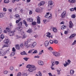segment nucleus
I'll use <instances>...</instances> for the list:
<instances>
[{"label":"nucleus","mask_w":76,"mask_h":76,"mask_svg":"<svg viewBox=\"0 0 76 76\" xmlns=\"http://www.w3.org/2000/svg\"><path fill=\"white\" fill-rule=\"evenodd\" d=\"M17 30H18V31H20L22 30V27H17Z\"/></svg>","instance_id":"nucleus-23"},{"label":"nucleus","mask_w":76,"mask_h":76,"mask_svg":"<svg viewBox=\"0 0 76 76\" xmlns=\"http://www.w3.org/2000/svg\"><path fill=\"white\" fill-rule=\"evenodd\" d=\"M69 27L70 28H72L73 25V23L72 22V21H70L69 22Z\"/></svg>","instance_id":"nucleus-9"},{"label":"nucleus","mask_w":76,"mask_h":76,"mask_svg":"<svg viewBox=\"0 0 76 76\" xmlns=\"http://www.w3.org/2000/svg\"><path fill=\"white\" fill-rule=\"evenodd\" d=\"M64 33L66 35H67L68 34V31H65Z\"/></svg>","instance_id":"nucleus-48"},{"label":"nucleus","mask_w":76,"mask_h":76,"mask_svg":"<svg viewBox=\"0 0 76 76\" xmlns=\"http://www.w3.org/2000/svg\"><path fill=\"white\" fill-rule=\"evenodd\" d=\"M4 16L3 14L0 13V18H3Z\"/></svg>","instance_id":"nucleus-42"},{"label":"nucleus","mask_w":76,"mask_h":76,"mask_svg":"<svg viewBox=\"0 0 76 76\" xmlns=\"http://www.w3.org/2000/svg\"><path fill=\"white\" fill-rule=\"evenodd\" d=\"M37 45V43L35 42H34L33 44L31 45V48H34V47H35V46H36V45Z\"/></svg>","instance_id":"nucleus-12"},{"label":"nucleus","mask_w":76,"mask_h":76,"mask_svg":"<svg viewBox=\"0 0 76 76\" xmlns=\"http://www.w3.org/2000/svg\"><path fill=\"white\" fill-rule=\"evenodd\" d=\"M50 44H53V43H54V41H53V40H50Z\"/></svg>","instance_id":"nucleus-45"},{"label":"nucleus","mask_w":76,"mask_h":76,"mask_svg":"<svg viewBox=\"0 0 76 76\" xmlns=\"http://www.w3.org/2000/svg\"><path fill=\"white\" fill-rule=\"evenodd\" d=\"M20 48H23V43H22L20 45Z\"/></svg>","instance_id":"nucleus-39"},{"label":"nucleus","mask_w":76,"mask_h":76,"mask_svg":"<svg viewBox=\"0 0 76 76\" xmlns=\"http://www.w3.org/2000/svg\"><path fill=\"white\" fill-rule=\"evenodd\" d=\"M66 11H64L63 13L61 14V17L62 18H64L65 16H66Z\"/></svg>","instance_id":"nucleus-7"},{"label":"nucleus","mask_w":76,"mask_h":76,"mask_svg":"<svg viewBox=\"0 0 76 76\" xmlns=\"http://www.w3.org/2000/svg\"><path fill=\"white\" fill-rule=\"evenodd\" d=\"M66 64H64V67H66L67 66H68V65H69L70 64H69L68 63V62L66 61H65Z\"/></svg>","instance_id":"nucleus-19"},{"label":"nucleus","mask_w":76,"mask_h":76,"mask_svg":"<svg viewBox=\"0 0 76 76\" xmlns=\"http://www.w3.org/2000/svg\"><path fill=\"white\" fill-rule=\"evenodd\" d=\"M76 36V34H72L69 37V39H71V38H73V37H75Z\"/></svg>","instance_id":"nucleus-14"},{"label":"nucleus","mask_w":76,"mask_h":76,"mask_svg":"<svg viewBox=\"0 0 76 76\" xmlns=\"http://www.w3.org/2000/svg\"><path fill=\"white\" fill-rule=\"evenodd\" d=\"M15 16L17 19H19L20 18V16H19V14H16Z\"/></svg>","instance_id":"nucleus-30"},{"label":"nucleus","mask_w":76,"mask_h":76,"mask_svg":"<svg viewBox=\"0 0 76 76\" xmlns=\"http://www.w3.org/2000/svg\"><path fill=\"white\" fill-rule=\"evenodd\" d=\"M53 54L54 56H55L56 57H59L60 55V53L56 52H53Z\"/></svg>","instance_id":"nucleus-5"},{"label":"nucleus","mask_w":76,"mask_h":76,"mask_svg":"<svg viewBox=\"0 0 76 76\" xmlns=\"http://www.w3.org/2000/svg\"><path fill=\"white\" fill-rule=\"evenodd\" d=\"M32 30L30 28L27 31V32H28V33H29V34H31L32 32Z\"/></svg>","instance_id":"nucleus-18"},{"label":"nucleus","mask_w":76,"mask_h":76,"mask_svg":"<svg viewBox=\"0 0 76 76\" xmlns=\"http://www.w3.org/2000/svg\"><path fill=\"white\" fill-rule=\"evenodd\" d=\"M15 48L17 49V50H20V47H19V45H15Z\"/></svg>","instance_id":"nucleus-22"},{"label":"nucleus","mask_w":76,"mask_h":76,"mask_svg":"<svg viewBox=\"0 0 76 76\" xmlns=\"http://www.w3.org/2000/svg\"><path fill=\"white\" fill-rule=\"evenodd\" d=\"M0 55L1 56H4L6 55V53L3 50L0 49Z\"/></svg>","instance_id":"nucleus-4"},{"label":"nucleus","mask_w":76,"mask_h":76,"mask_svg":"<svg viewBox=\"0 0 76 76\" xmlns=\"http://www.w3.org/2000/svg\"><path fill=\"white\" fill-rule=\"evenodd\" d=\"M39 64L40 65H44V63L42 61H38Z\"/></svg>","instance_id":"nucleus-17"},{"label":"nucleus","mask_w":76,"mask_h":76,"mask_svg":"<svg viewBox=\"0 0 76 76\" xmlns=\"http://www.w3.org/2000/svg\"><path fill=\"white\" fill-rule=\"evenodd\" d=\"M23 22L24 25H25L27 27L28 26V24H27V23H26V21L25 20H23Z\"/></svg>","instance_id":"nucleus-20"},{"label":"nucleus","mask_w":76,"mask_h":76,"mask_svg":"<svg viewBox=\"0 0 76 76\" xmlns=\"http://www.w3.org/2000/svg\"><path fill=\"white\" fill-rule=\"evenodd\" d=\"M6 29L7 32H9L8 33V34L10 35V36H14L15 34H14V32L13 31L10 32V29L7 28Z\"/></svg>","instance_id":"nucleus-2"},{"label":"nucleus","mask_w":76,"mask_h":76,"mask_svg":"<svg viewBox=\"0 0 76 76\" xmlns=\"http://www.w3.org/2000/svg\"><path fill=\"white\" fill-rule=\"evenodd\" d=\"M9 45H8V44H5L3 46V47H8Z\"/></svg>","instance_id":"nucleus-36"},{"label":"nucleus","mask_w":76,"mask_h":76,"mask_svg":"<svg viewBox=\"0 0 76 76\" xmlns=\"http://www.w3.org/2000/svg\"><path fill=\"white\" fill-rule=\"evenodd\" d=\"M38 74H37L36 75V76H42V74H41V73L40 72H38Z\"/></svg>","instance_id":"nucleus-25"},{"label":"nucleus","mask_w":76,"mask_h":76,"mask_svg":"<svg viewBox=\"0 0 76 76\" xmlns=\"http://www.w3.org/2000/svg\"><path fill=\"white\" fill-rule=\"evenodd\" d=\"M48 6H51L53 4V1H52L50 0L48 2Z\"/></svg>","instance_id":"nucleus-11"},{"label":"nucleus","mask_w":76,"mask_h":76,"mask_svg":"<svg viewBox=\"0 0 76 76\" xmlns=\"http://www.w3.org/2000/svg\"><path fill=\"white\" fill-rule=\"evenodd\" d=\"M36 22H33L32 23V25H36Z\"/></svg>","instance_id":"nucleus-53"},{"label":"nucleus","mask_w":76,"mask_h":76,"mask_svg":"<svg viewBox=\"0 0 76 76\" xmlns=\"http://www.w3.org/2000/svg\"><path fill=\"white\" fill-rule=\"evenodd\" d=\"M48 74L50 76H53V75H52V74H51V73H48Z\"/></svg>","instance_id":"nucleus-64"},{"label":"nucleus","mask_w":76,"mask_h":76,"mask_svg":"<svg viewBox=\"0 0 76 76\" xmlns=\"http://www.w3.org/2000/svg\"><path fill=\"white\" fill-rule=\"evenodd\" d=\"M37 23H39V24L41 23V21H40V18L39 16H38L37 17Z\"/></svg>","instance_id":"nucleus-10"},{"label":"nucleus","mask_w":76,"mask_h":76,"mask_svg":"<svg viewBox=\"0 0 76 76\" xmlns=\"http://www.w3.org/2000/svg\"><path fill=\"white\" fill-rule=\"evenodd\" d=\"M21 75H22V74H21V73H20V72H19V73L18 74H17V76H21Z\"/></svg>","instance_id":"nucleus-46"},{"label":"nucleus","mask_w":76,"mask_h":76,"mask_svg":"<svg viewBox=\"0 0 76 76\" xmlns=\"http://www.w3.org/2000/svg\"><path fill=\"white\" fill-rule=\"evenodd\" d=\"M4 12H6L7 11V9L6 8H4L3 9Z\"/></svg>","instance_id":"nucleus-57"},{"label":"nucleus","mask_w":76,"mask_h":76,"mask_svg":"<svg viewBox=\"0 0 76 76\" xmlns=\"http://www.w3.org/2000/svg\"><path fill=\"white\" fill-rule=\"evenodd\" d=\"M20 54H21V55H27V54L26 53V52H25V51L21 52L20 53Z\"/></svg>","instance_id":"nucleus-24"},{"label":"nucleus","mask_w":76,"mask_h":76,"mask_svg":"<svg viewBox=\"0 0 76 76\" xmlns=\"http://www.w3.org/2000/svg\"><path fill=\"white\" fill-rule=\"evenodd\" d=\"M21 20V18H20L18 20H16V23H19V22Z\"/></svg>","instance_id":"nucleus-33"},{"label":"nucleus","mask_w":76,"mask_h":76,"mask_svg":"<svg viewBox=\"0 0 76 76\" xmlns=\"http://www.w3.org/2000/svg\"><path fill=\"white\" fill-rule=\"evenodd\" d=\"M59 64V62H58V61H55V64L56 65H58V64Z\"/></svg>","instance_id":"nucleus-55"},{"label":"nucleus","mask_w":76,"mask_h":76,"mask_svg":"<svg viewBox=\"0 0 76 76\" xmlns=\"http://www.w3.org/2000/svg\"><path fill=\"white\" fill-rule=\"evenodd\" d=\"M53 31L54 32H57V29H56V28L55 27H53Z\"/></svg>","instance_id":"nucleus-31"},{"label":"nucleus","mask_w":76,"mask_h":76,"mask_svg":"<svg viewBox=\"0 0 76 76\" xmlns=\"http://www.w3.org/2000/svg\"><path fill=\"white\" fill-rule=\"evenodd\" d=\"M10 1L9 0H4V3H9Z\"/></svg>","instance_id":"nucleus-34"},{"label":"nucleus","mask_w":76,"mask_h":76,"mask_svg":"<svg viewBox=\"0 0 76 76\" xmlns=\"http://www.w3.org/2000/svg\"><path fill=\"white\" fill-rule=\"evenodd\" d=\"M48 50H52L53 48L51 47H50V48H48Z\"/></svg>","instance_id":"nucleus-59"},{"label":"nucleus","mask_w":76,"mask_h":76,"mask_svg":"<svg viewBox=\"0 0 76 76\" xmlns=\"http://www.w3.org/2000/svg\"><path fill=\"white\" fill-rule=\"evenodd\" d=\"M40 4L42 6L43 5L45 4V2L44 1H42L40 2Z\"/></svg>","instance_id":"nucleus-35"},{"label":"nucleus","mask_w":76,"mask_h":76,"mask_svg":"<svg viewBox=\"0 0 76 76\" xmlns=\"http://www.w3.org/2000/svg\"><path fill=\"white\" fill-rule=\"evenodd\" d=\"M8 10L9 12H10V13H11L12 12V10L11 9H8Z\"/></svg>","instance_id":"nucleus-52"},{"label":"nucleus","mask_w":76,"mask_h":76,"mask_svg":"<svg viewBox=\"0 0 76 76\" xmlns=\"http://www.w3.org/2000/svg\"><path fill=\"white\" fill-rule=\"evenodd\" d=\"M10 69L11 70H13V67L12 66H11L10 67Z\"/></svg>","instance_id":"nucleus-61"},{"label":"nucleus","mask_w":76,"mask_h":76,"mask_svg":"<svg viewBox=\"0 0 76 76\" xmlns=\"http://www.w3.org/2000/svg\"><path fill=\"white\" fill-rule=\"evenodd\" d=\"M46 34H47L46 37H50V35H51V33L49 32H48L46 33Z\"/></svg>","instance_id":"nucleus-29"},{"label":"nucleus","mask_w":76,"mask_h":76,"mask_svg":"<svg viewBox=\"0 0 76 76\" xmlns=\"http://www.w3.org/2000/svg\"><path fill=\"white\" fill-rule=\"evenodd\" d=\"M27 20V21H29L30 22H33V20H34V19L31 18H28Z\"/></svg>","instance_id":"nucleus-15"},{"label":"nucleus","mask_w":76,"mask_h":76,"mask_svg":"<svg viewBox=\"0 0 76 76\" xmlns=\"http://www.w3.org/2000/svg\"><path fill=\"white\" fill-rule=\"evenodd\" d=\"M4 44H10V41L8 39L5 40L4 41Z\"/></svg>","instance_id":"nucleus-6"},{"label":"nucleus","mask_w":76,"mask_h":76,"mask_svg":"<svg viewBox=\"0 0 76 76\" xmlns=\"http://www.w3.org/2000/svg\"><path fill=\"white\" fill-rule=\"evenodd\" d=\"M66 26H65L63 25L61 27V29L62 30H63L64 29H66Z\"/></svg>","instance_id":"nucleus-21"},{"label":"nucleus","mask_w":76,"mask_h":76,"mask_svg":"<svg viewBox=\"0 0 76 76\" xmlns=\"http://www.w3.org/2000/svg\"><path fill=\"white\" fill-rule=\"evenodd\" d=\"M70 73L73 75L74 73V71L73 70H71L70 71Z\"/></svg>","instance_id":"nucleus-41"},{"label":"nucleus","mask_w":76,"mask_h":76,"mask_svg":"<svg viewBox=\"0 0 76 76\" xmlns=\"http://www.w3.org/2000/svg\"><path fill=\"white\" fill-rule=\"evenodd\" d=\"M18 25L19 26H22V22H19V23H18Z\"/></svg>","instance_id":"nucleus-43"},{"label":"nucleus","mask_w":76,"mask_h":76,"mask_svg":"<svg viewBox=\"0 0 76 76\" xmlns=\"http://www.w3.org/2000/svg\"><path fill=\"white\" fill-rule=\"evenodd\" d=\"M23 59H24V60H25V61H28V60L29 59V58L25 57L23 58Z\"/></svg>","instance_id":"nucleus-38"},{"label":"nucleus","mask_w":76,"mask_h":76,"mask_svg":"<svg viewBox=\"0 0 76 76\" xmlns=\"http://www.w3.org/2000/svg\"><path fill=\"white\" fill-rule=\"evenodd\" d=\"M46 21H47L46 19H44L43 20V21L44 23H45V22H46Z\"/></svg>","instance_id":"nucleus-63"},{"label":"nucleus","mask_w":76,"mask_h":76,"mask_svg":"<svg viewBox=\"0 0 76 76\" xmlns=\"http://www.w3.org/2000/svg\"><path fill=\"white\" fill-rule=\"evenodd\" d=\"M31 65H30V64H28V65L26 67V68H30V67H31Z\"/></svg>","instance_id":"nucleus-47"},{"label":"nucleus","mask_w":76,"mask_h":76,"mask_svg":"<svg viewBox=\"0 0 76 76\" xmlns=\"http://www.w3.org/2000/svg\"><path fill=\"white\" fill-rule=\"evenodd\" d=\"M8 72V71H5L3 72L4 74V75H7V72Z\"/></svg>","instance_id":"nucleus-40"},{"label":"nucleus","mask_w":76,"mask_h":76,"mask_svg":"<svg viewBox=\"0 0 76 76\" xmlns=\"http://www.w3.org/2000/svg\"><path fill=\"white\" fill-rule=\"evenodd\" d=\"M39 57H40V56H35L34 57V58H39Z\"/></svg>","instance_id":"nucleus-49"},{"label":"nucleus","mask_w":76,"mask_h":76,"mask_svg":"<svg viewBox=\"0 0 76 76\" xmlns=\"http://www.w3.org/2000/svg\"><path fill=\"white\" fill-rule=\"evenodd\" d=\"M22 35L23 36V39H24V38H26V36H25V34L24 33H22Z\"/></svg>","instance_id":"nucleus-32"},{"label":"nucleus","mask_w":76,"mask_h":76,"mask_svg":"<svg viewBox=\"0 0 76 76\" xmlns=\"http://www.w3.org/2000/svg\"><path fill=\"white\" fill-rule=\"evenodd\" d=\"M57 72H58V75H60V71L59 70H57Z\"/></svg>","instance_id":"nucleus-58"},{"label":"nucleus","mask_w":76,"mask_h":76,"mask_svg":"<svg viewBox=\"0 0 76 76\" xmlns=\"http://www.w3.org/2000/svg\"><path fill=\"white\" fill-rule=\"evenodd\" d=\"M31 45H29L28 44V42H24V45L25 47H27L28 48L29 47L31 46Z\"/></svg>","instance_id":"nucleus-8"},{"label":"nucleus","mask_w":76,"mask_h":76,"mask_svg":"<svg viewBox=\"0 0 76 76\" xmlns=\"http://www.w3.org/2000/svg\"><path fill=\"white\" fill-rule=\"evenodd\" d=\"M76 40H74V42L72 44V45H74L76 44Z\"/></svg>","instance_id":"nucleus-44"},{"label":"nucleus","mask_w":76,"mask_h":76,"mask_svg":"<svg viewBox=\"0 0 76 76\" xmlns=\"http://www.w3.org/2000/svg\"><path fill=\"white\" fill-rule=\"evenodd\" d=\"M46 15L45 16V18H48L49 19H51V14H50V12H47Z\"/></svg>","instance_id":"nucleus-3"},{"label":"nucleus","mask_w":76,"mask_h":76,"mask_svg":"<svg viewBox=\"0 0 76 76\" xmlns=\"http://www.w3.org/2000/svg\"><path fill=\"white\" fill-rule=\"evenodd\" d=\"M36 12H37L38 13H39V12H40V9L39 8H37L36 10Z\"/></svg>","instance_id":"nucleus-28"},{"label":"nucleus","mask_w":76,"mask_h":76,"mask_svg":"<svg viewBox=\"0 0 76 76\" xmlns=\"http://www.w3.org/2000/svg\"><path fill=\"white\" fill-rule=\"evenodd\" d=\"M53 41H54V43L55 44H58V41L56 40H54Z\"/></svg>","instance_id":"nucleus-37"},{"label":"nucleus","mask_w":76,"mask_h":76,"mask_svg":"<svg viewBox=\"0 0 76 76\" xmlns=\"http://www.w3.org/2000/svg\"><path fill=\"white\" fill-rule=\"evenodd\" d=\"M37 68L35 67V66L34 65H31L30 67L28 69V70L29 72H32L33 71L36 70Z\"/></svg>","instance_id":"nucleus-1"},{"label":"nucleus","mask_w":76,"mask_h":76,"mask_svg":"<svg viewBox=\"0 0 76 76\" xmlns=\"http://www.w3.org/2000/svg\"><path fill=\"white\" fill-rule=\"evenodd\" d=\"M15 54V53L14 52H12L10 55V57H13Z\"/></svg>","instance_id":"nucleus-26"},{"label":"nucleus","mask_w":76,"mask_h":76,"mask_svg":"<svg viewBox=\"0 0 76 76\" xmlns=\"http://www.w3.org/2000/svg\"><path fill=\"white\" fill-rule=\"evenodd\" d=\"M69 1L70 3H75L76 2V0H69Z\"/></svg>","instance_id":"nucleus-27"},{"label":"nucleus","mask_w":76,"mask_h":76,"mask_svg":"<svg viewBox=\"0 0 76 76\" xmlns=\"http://www.w3.org/2000/svg\"><path fill=\"white\" fill-rule=\"evenodd\" d=\"M4 38V35L3 34H2L1 36V37L0 38V42L1 41L2 39H3V38Z\"/></svg>","instance_id":"nucleus-16"},{"label":"nucleus","mask_w":76,"mask_h":76,"mask_svg":"<svg viewBox=\"0 0 76 76\" xmlns=\"http://www.w3.org/2000/svg\"><path fill=\"white\" fill-rule=\"evenodd\" d=\"M74 10H75V9H74V8H72L71 9H70V11H71V12H73V11H74Z\"/></svg>","instance_id":"nucleus-54"},{"label":"nucleus","mask_w":76,"mask_h":76,"mask_svg":"<svg viewBox=\"0 0 76 76\" xmlns=\"http://www.w3.org/2000/svg\"><path fill=\"white\" fill-rule=\"evenodd\" d=\"M12 51H13L14 52H15V51H16V50L15 48H12Z\"/></svg>","instance_id":"nucleus-56"},{"label":"nucleus","mask_w":76,"mask_h":76,"mask_svg":"<svg viewBox=\"0 0 76 76\" xmlns=\"http://www.w3.org/2000/svg\"><path fill=\"white\" fill-rule=\"evenodd\" d=\"M76 16L75 15H72V18H75Z\"/></svg>","instance_id":"nucleus-51"},{"label":"nucleus","mask_w":76,"mask_h":76,"mask_svg":"<svg viewBox=\"0 0 76 76\" xmlns=\"http://www.w3.org/2000/svg\"><path fill=\"white\" fill-rule=\"evenodd\" d=\"M32 39H28V42H30V41H32Z\"/></svg>","instance_id":"nucleus-62"},{"label":"nucleus","mask_w":76,"mask_h":76,"mask_svg":"<svg viewBox=\"0 0 76 76\" xmlns=\"http://www.w3.org/2000/svg\"><path fill=\"white\" fill-rule=\"evenodd\" d=\"M23 76H27V74L25 73H24L23 74Z\"/></svg>","instance_id":"nucleus-60"},{"label":"nucleus","mask_w":76,"mask_h":76,"mask_svg":"<svg viewBox=\"0 0 76 76\" xmlns=\"http://www.w3.org/2000/svg\"><path fill=\"white\" fill-rule=\"evenodd\" d=\"M38 52L37 51V50H34V52L33 53V54H36V53H37Z\"/></svg>","instance_id":"nucleus-50"},{"label":"nucleus","mask_w":76,"mask_h":76,"mask_svg":"<svg viewBox=\"0 0 76 76\" xmlns=\"http://www.w3.org/2000/svg\"><path fill=\"white\" fill-rule=\"evenodd\" d=\"M49 44V42L48 41H46L45 42V47H47Z\"/></svg>","instance_id":"nucleus-13"}]
</instances>
